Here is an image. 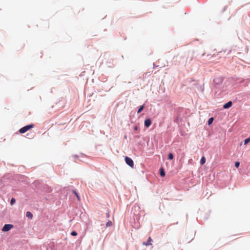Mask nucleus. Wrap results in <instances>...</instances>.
Wrapping results in <instances>:
<instances>
[{"mask_svg":"<svg viewBox=\"0 0 250 250\" xmlns=\"http://www.w3.org/2000/svg\"><path fill=\"white\" fill-rule=\"evenodd\" d=\"M34 126V125L33 124H31V125H26V126L21 128L19 130V132L21 133H24L26 132V131H27L28 130H29V129L33 128Z\"/></svg>","mask_w":250,"mask_h":250,"instance_id":"obj_1","label":"nucleus"},{"mask_svg":"<svg viewBox=\"0 0 250 250\" xmlns=\"http://www.w3.org/2000/svg\"><path fill=\"white\" fill-rule=\"evenodd\" d=\"M125 163L131 167L133 168L134 167V162L130 158L127 156L125 157Z\"/></svg>","mask_w":250,"mask_h":250,"instance_id":"obj_2","label":"nucleus"},{"mask_svg":"<svg viewBox=\"0 0 250 250\" xmlns=\"http://www.w3.org/2000/svg\"><path fill=\"white\" fill-rule=\"evenodd\" d=\"M13 225L11 224H5L2 229V231H8L13 228Z\"/></svg>","mask_w":250,"mask_h":250,"instance_id":"obj_3","label":"nucleus"},{"mask_svg":"<svg viewBox=\"0 0 250 250\" xmlns=\"http://www.w3.org/2000/svg\"><path fill=\"white\" fill-rule=\"evenodd\" d=\"M151 124V121L150 119H146L145 121V125L146 127H148Z\"/></svg>","mask_w":250,"mask_h":250,"instance_id":"obj_4","label":"nucleus"},{"mask_svg":"<svg viewBox=\"0 0 250 250\" xmlns=\"http://www.w3.org/2000/svg\"><path fill=\"white\" fill-rule=\"evenodd\" d=\"M152 241V240L150 237H149L148 239V240L146 242H144L143 244L145 246H148V245H151L152 243L151 242Z\"/></svg>","mask_w":250,"mask_h":250,"instance_id":"obj_5","label":"nucleus"},{"mask_svg":"<svg viewBox=\"0 0 250 250\" xmlns=\"http://www.w3.org/2000/svg\"><path fill=\"white\" fill-rule=\"evenodd\" d=\"M232 102L231 101H229L228 103H227L226 104H225L224 105H223V108H225V109H227V108H229L230 106H231L232 105Z\"/></svg>","mask_w":250,"mask_h":250,"instance_id":"obj_6","label":"nucleus"},{"mask_svg":"<svg viewBox=\"0 0 250 250\" xmlns=\"http://www.w3.org/2000/svg\"><path fill=\"white\" fill-rule=\"evenodd\" d=\"M26 217L30 218H32V217H33V214L30 211L26 212Z\"/></svg>","mask_w":250,"mask_h":250,"instance_id":"obj_7","label":"nucleus"},{"mask_svg":"<svg viewBox=\"0 0 250 250\" xmlns=\"http://www.w3.org/2000/svg\"><path fill=\"white\" fill-rule=\"evenodd\" d=\"M205 162H206V158H205V157H203L201 159L200 163L201 165H203L205 163Z\"/></svg>","mask_w":250,"mask_h":250,"instance_id":"obj_8","label":"nucleus"},{"mask_svg":"<svg viewBox=\"0 0 250 250\" xmlns=\"http://www.w3.org/2000/svg\"><path fill=\"white\" fill-rule=\"evenodd\" d=\"M144 108V105H141V106L139 107V108L138 109V111H137V113H140V112H141L143 110Z\"/></svg>","mask_w":250,"mask_h":250,"instance_id":"obj_9","label":"nucleus"},{"mask_svg":"<svg viewBox=\"0 0 250 250\" xmlns=\"http://www.w3.org/2000/svg\"><path fill=\"white\" fill-rule=\"evenodd\" d=\"M250 142V137L247 138L244 141V145H247L248 143Z\"/></svg>","mask_w":250,"mask_h":250,"instance_id":"obj_10","label":"nucleus"},{"mask_svg":"<svg viewBox=\"0 0 250 250\" xmlns=\"http://www.w3.org/2000/svg\"><path fill=\"white\" fill-rule=\"evenodd\" d=\"M213 118H210L208 119V124L209 125H211L213 122Z\"/></svg>","mask_w":250,"mask_h":250,"instance_id":"obj_11","label":"nucleus"},{"mask_svg":"<svg viewBox=\"0 0 250 250\" xmlns=\"http://www.w3.org/2000/svg\"><path fill=\"white\" fill-rule=\"evenodd\" d=\"M73 192L74 193V194L77 196V198L78 200L79 201H80V197L79 195H78V194L76 192V191L75 190H73Z\"/></svg>","mask_w":250,"mask_h":250,"instance_id":"obj_12","label":"nucleus"},{"mask_svg":"<svg viewBox=\"0 0 250 250\" xmlns=\"http://www.w3.org/2000/svg\"><path fill=\"white\" fill-rule=\"evenodd\" d=\"M160 175L162 177H163V176H164L165 175V172H164V170L163 169H161Z\"/></svg>","mask_w":250,"mask_h":250,"instance_id":"obj_13","label":"nucleus"},{"mask_svg":"<svg viewBox=\"0 0 250 250\" xmlns=\"http://www.w3.org/2000/svg\"><path fill=\"white\" fill-rule=\"evenodd\" d=\"M173 158V155L172 153H170L168 154V159L169 160H172Z\"/></svg>","mask_w":250,"mask_h":250,"instance_id":"obj_14","label":"nucleus"},{"mask_svg":"<svg viewBox=\"0 0 250 250\" xmlns=\"http://www.w3.org/2000/svg\"><path fill=\"white\" fill-rule=\"evenodd\" d=\"M16 202L15 199L14 198H12L11 200L10 204L11 205H13Z\"/></svg>","mask_w":250,"mask_h":250,"instance_id":"obj_15","label":"nucleus"},{"mask_svg":"<svg viewBox=\"0 0 250 250\" xmlns=\"http://www.w3.org/2000/svg\"><path fill=\"white\" fill-rule=\"evenodd\" d=\"M112 225V222L110 221H109L108 222H107L106 223V226L107 227H110Z\"/></svg>","mask_w":250,"mask_h":250,"instance_id":"obj_16","label":"nucleus"},{"mask_svg":"<svg viewBox=\"0 0 250 250\" xmlns=\"http://www.w3.org/2000/svg\"><path fill=\"white\" fill-rule=\"evenodd\" d=\"M71 235L72 236H76L77 235V233L75 231H73L71 232Z\"/></svg>","mask_w":250,"mask_h":250,"instance_id":"obj_17","label":"nucleus"},{"mask_svg":"<svg viewBox=\"0 0 250 250\" xmlns=\"http://www.w3.org/2000/svg\"><path fill=\"white\" fill-rule=\"evenodd\" d=\"M239 165H240V163H239V162H235V166L236 167H238L239 166Z\"/></svg>","mask_w":250,"mask_h":250,"instance_id":"obj_18","label":"nucleus"},{"mask_svg":"<svg viewBox=\"0 0 250 250\" xmlns=\"http://www.w3.org/2000/svg\"><path fill=\"white\" fill-rule=\"evenodd\" d=\"M137 129H138V127L137 126H136L134 127V130H137Z\"/></svg>","mask_w":250,"mask_h":250,"instance_id":"obj_19","label":"nucleus"}]
</instances>
